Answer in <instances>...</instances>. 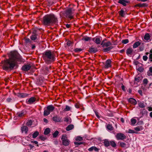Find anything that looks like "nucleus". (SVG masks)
<instances>
[{"instance_id": "1", "label": "nucleus", "mask_w": 152, "mask_h": 152, "mask_svg": "<svg viewBox=\"0 0 152 152\" xmlns=\"http://www.w3.org/2000/svg\"><path fill=\"white\" fill-rule=\"evenodd\" d=\"M23 62V59L17 51H11L9 54V58L2 61V69L6 71L10 72L17 66L18 62L20 64Z\"/></svg>"}, {"instance_id": "2", "label": "nucleus", "mask_w": 152, "mask_h": 152, "mask_svg": "<svg viewBox=\"0 0 152 152\" xmlns=\"http://www.w3.org/2000/svg\"><path fill=\"white\" fill-rule=\"evenodd\" d=\"M57 18L53 14L47 15L43 18L42 23L46 26H50L57 22Z\"/></svg>"}, {"instance_id": "3", "label": "nucleus", "mask_w": 152, "mask_h": 152, "mask_svg": "<svg viewBox=\"0 0 152 152\" xmlns=\"http://www.w3.org/2000/svg\"><path fill=\"white\" fill-rule=\"evenodd\" d=\"M42 57L45 62L49 64L54 61L55 60V56L50 50L45 51L42 54Z\"/></svg>"}, {"instance_id": "4", "label": "nucleus", "mask_w": 152, "mask_h": 152, "mask_svg": "<svg viewBox=\"0 0 152 152\" xmlns=\"http://www.w3.org/2000/svg\"><path fill=\"white\" fill-rule=\"evenodd\" d=\"M74 11L75 10L73 8H69L65 11V15L66 17L70 19H73Z\"/></svg>"}, {"instance_id": "5", "label": "nucleus", "mask_w": 152, "mask_h": 152, "mask_svg": "<svg viewBox=\"0 0 152 152\" xmlns=\"http://www.w3.org/2000/svg\"><path fill=\"white\" fill-rule=\"evenodd\" d=\"M55 109V107L52 105H50L45 108L44 115L47 116L51 112H53Z\"/></svg>"}, {"instance_id": "6", "label": "nucleus", "mask_w": 152, "mask_h": 152, "mask_svg": "<svg viewBox=\"0 0 152 152\" xmlns=\"http://www.w3.org/2000/svg\"><path fill=\"white\" fill-rule=\"evenodd\" d=\"M61 139L63 145L65 146H68L69 145L70 141L67 139L66 134H63Z\"/></svg>"}, {"instance_id": "7", "label": "nucleus", "mask_w": 152, "mask_h": 152, "mask_svg": "<svg viewBox=\"0 0 152 152\" xmlns=\"http://www.w3.org/2000/svg\"><path fill=\"white\" fill-rule=\"evenodd\" d=\"M115 137L118 140H123L126 138V136L122 133H118L115 135Z\"/></svg>"}, {"instance_id": "8", "label": "nucleus", "mask_w": 152, "mask_h": 152, "mask_svg": "<svg viewBox=\"0 0 152 152\" xmlns=\"http://www.w3.org/2000/svg\"><path fill=\"white\" fill-rule=\"evenodd\" d=\"M102 40V37L98 36H97L92 39V41L97 45L100 44Z\"/></svg>"}, {"instance_id": "9", "label": "nucleus", "mask_w": 152, "mask_h": 152, "mask_svg": "<svg viewBox=\"0 0 152 152\" xmlns=\"http://www.w3.org/2000/svg\"><path fill=\"white\" fill-rule=\"evenodd\" d=\"M62 117L56 115L53 117L52 120L55 122H62Z\"/></svg>"}, {"instance_id": "10", "label": "nucleus", "mask_w": 152, "mask_h": 152, "mask_svg": "<svg viewBox=\"0 0 152 152\" xmlns=\"http://www.w3.org/2000/svg\"><path fill=\"white\" fill-rule=\"evenodd\" d=\"M105 40H106V39H105L103 40L101 42V45H102V47H109V46H110L112 45V43L111 42L108 41L107 42H104V41Z\"/></svg>"}, {"instance_id": "11", "label": "nucleus", "mask_w": 152, "mask_h": 152, "mask_svg": "<svg viewBox=\"0 0 152 152\" xmlns=\"http://www.w3.org/2000/svg\"><path fill=\"white\" fill-rule=\"evenodd\" d=\"M111 63L112 61L110 59H108L106 60L104 66V68L107 69L111 67L112 66Z\"/></svg>"}, {"instance_id": "12", "label": "nucleus", "mask_w": 152, "mask_h": 152, "mask_svg": "<svg viewBox=\"0 0 152 152\" xmlns=\"http://www.w3.org/2000/svg\"><path fill=\"white\" fill-rule=\"evenodd\" d=\"M26 113V111L25 110H23L17 113L16 115L18 117H24Z\"/></svg>"}, {"instance_id": "13", "label": "nucleus", "mask_w": 152, "mask_h": 152, "mask_svg": "<svg viewBox=\"0 0 152 152\" xmlns=\"http://www.w3.org/2000/svg\"><path fill=\"white\" fill-rule=\"evenodd\" d=\"M31 67L30 64H26L23 66L22 68L23 70L26 71L29 70Z\"/></svg>"}, {"instance_id": "14", "label": "nucleus", "mask_w": 152, "mask_h": 152, "mask_svg": "<svg viewBox=\"0 0 152 152\" xmlns=\"http://www.w3.org/2000/svg\"><path fill=\"white\" fill-rule=\"evenodd\" d=\"M36 99L34 97H31L28 99H27L26 101V103L28 104H31L35 102Z\"/></svg>"}, {"instance_id": "15", "label": "nucleus", "mask_w": 152, "mask_h": 152, "mask_svg": "<svg viewBox=\"0 0 152 152\" xmlns=\"http://www.w3.org/2000/svg\"><path fill=\"white\" fill-rule=\"evenodd\" d=\"M118 2L124 6H126L127 5V3H129V1L126 0H119Z\"/></svg>"}, {"instance_id": "16", "label": "nucleus", "mask_w": 152, "mask_h": 152, "mask_svg": "<svg viewBox=\"0 0 152 152\" xmlns=\"http://www.w3.org/2000/svg\"><path fill=\"white\" fill-rule=\"evenodd\" d=\"M103 143L105 147H108L110 145V141L107 139H104L103 140Z\"/></svg>"}, {"instance_id": "17", "label": "nucleus", "mask_w": 152, "mask_h": 152, "mask_svg": "<svg viewBox=\"0 0 152 152\" xmlns=\"http://www.w3.org/2000/svg\"><path fill=\"white\" fill-rule=\"evenodd\" d=\"M97 49L96 48L91 47L89 49L88 51L90 53H94L97 51Z\"/></svg>"}, {"instance_id": "18", "label": "nucleus", "mask_w": 152, "mask_h": 152, "mask_svg": "<svg viewBox=\"0 0 152 152\" xmlns=\"http://www.w3.org/2000/svg\"><path fill=\"white\" fill-rule=\"evenodd\" d=\"M89 151L91 152L93 150L96 152H98L99 151V149L97 148L95 146H92L91 148H90L88 149Z\"/></svg>"}, {"instance_id": "19", "label": "nucleus", "mask_w": 152, "mask_h": 152, "mask_svg": "<svg viewBox=\"0 0 152 152\" xmlns=\"http://www.w3.org/2000/svg\"><path fill=\"white\" fill-rule=\"evenodd\" d=\"M128 101L129 102L134 105H135L137 104L136 101L135 99L133 98H129Z\"/></svg>"}, {"instance_id": "20", "label": "nucleus", "mask_w": 152, "mask_h": 152, "mask_svg": "<svg viewBox=\"0 0 152 152\" xmlns=\"http://www.w3.org/2000/svg\"><path fill=\"white\" fill-rule=\"evenodd\" d=\"M113 48V46H110L109 47H107L103 49V51L104 52H107L110 51Z\"/></svg>"}, {"instance_id": "21", "label": "nucleus", "mask_w": 152, "mask_h": 152, "mask_svg": "<svg viewBox=\"0 0 152 152\" xmlns=\"http://www.w3.org/2000/svg\"><path fill=\"white\" fill-rule=\"evenodd\" d=\"M37 34L35 33H33L30 37L31 39L33 41L35 40L37 38Z\"/></svg>"}, {"instance_id": "22", "label": "nucleus", "mask_w": 152, "mask_h": 152, "mask_svg": "<svg viewBox=\"0 0 152 152\" xmlns=\"http://www.w3.org/2000/svg\"><path fill=\"white\" fill-rule=\"evenodd\" d=\"M21 129L23 132H24L25 133H26L28 131V128L26 126H23L21 127Z\"/></svg>"}, {"instance_id": "23", "label": "nucleus", "mask_w": 152, "mask_h": 152, "mask_svg": "<svg viewBox=\"0 0 152 152\" xmlns=\"http://www.w3.org/2000/svg\"><path fill=\"white\" fill-rule=\"evenodd\" d=\"M119 145L121 147L125 148H127L129 147L128 145H126V143L124 142H120Z\"/></svg>"}, {"instance_id": "24", "label": "nucleus", "mask_w": 152, "mask_h": 152, "mask_svg": "<svg viewBox=\"0 0 152 152\" xmlns=\"http://www.w3.org/2000/svg\"><path fill=\"white\" fill-rule=\"evenodd\" d=\"M141 43V42L140 41L136 42L133 45V48H137L140 45Z\"/></svg>"}, {"instance_id": "25", "label": "nucleus", "mask_w": 152, "mask_h": 152, "mask_svg": "<svg viewBox=\"0 0 152 152\" xmlns=\"http://www.w3.org/2000/svg\"><path fill=\"white\" fill-rule=\"evenodd\" d=\"M74 126L73 124H70L66 128V130L67 131H69L71 130H72L73 129Z\"/></svg>"}, {"instance_id": "26", "label": "nucleus", "mask_w": 152, "mask_h": 152, "mask_svg": "<svg viewBox=\"0 0 152 152\" xmlns=\"http://www.w3.org/2000/svg\"><path fill=\"white\" fill-rule=\"evenodd\" d=\"M64 121L68 123H70L71 122V119L69 117H65L64 118Z\"/></svg>"}, {"instance_id": "27", "label": "nucleus", "mask_w": 152, "mask_h": 152, "mask_svg": "<svg viewBox=\"0 0 152 152\" xmlns=\"http://www.w3.org/2000/svg\"><path fill=\"white\" fill-rule=\"evenodd\" d=\"M142 78V77L141 75L137 76V77L135 78V81L138 82L141 80Z\"/></svg>"}, {"instance_id": "28", "label": "nucleus", "mask_w": 152, "mask_h": 152, "mask_svg": "<svg viewBox=\"0 0 152 152\" xmlns=\"http://www.w3.org/2000/svg\"><path fill=\"white\" fill-rule=\"evenodd\" d=\"M143 129V127L142 126H139L134 128V129L137 131H139L142 130Z\"/></svg>"}, {"instance_id": "29", "label": "nucleus", "mask_w": 152, "mask_h": 152, "mask_svg": "<svg viewBox=\"0 0 152 152\" xmlns=\"http://www.w3.org/2000/svg\"><path fill=\"white\" fill-rule=\"evenodd\" d=\"M110 145L113 148L115 147L117 145L116 143L113 140H111L110 141Z\"/></svg>"}, {"instance_id": "30", "label": "nucleus", "mask_w": 152, "mask_h": 152, "mask_svg": "<svg viewBox=\"0 0 152 152\" xmlns=\"http://www.w3.org/2000/svg\"><path fill=\"white\" fill-rule=\"evenodd\" d=\"M150 38V36L148 33L145 34L144 37V39L147 41Z\"/></svg>"}, {"instance_id": "31", "label": "nucleus", "mask_w": 152, "mask_h": 152, "mask_svg": "<svg viewBox=\"0 0 152 152\" xmlns=\"http://www.w3.org/2000/svg\"><path fill=\"white\" fill-rule=\"evenodd\" d=\"M133 51V49L131 48H129L126 50V53L127 55H131Z\"/></svg>"}, {"instance_id": "32", "label": "nucleus", "mask_w": 152, "mask_h": 152, "mask_svg": "<svg viewBox=\"0 0 152 152\" xmlns=\"http://www.w3.org/2000/svg\"><path fill=\"white\" fill-rule=\"evenodd\" d=\"M137 5L140 7H143L147 6V4L145 3H139L137 4Z\"/></svg>"}, {"instance_id": "33", "label": "nucleus", "mask_w": 152, "mask_h": 152, "mask_svg": "<svg viewBox=\"0 0 152 152\" xmlns=\"http://www.w3.org/2000/svg\"><path fill=\"white\" fill-rule=\"evenodd\" d=\"M50 131V130L49 128H46L44 132V134L47 135L49 133Z\"/></svg>"}, {"instance_id": "34", "label": "nucleus", "mask_w": 152, "mask_h": 152, "mask_svg": "<svg viewBox=\"0 0 152 152\" xmlns=\"http://www.w3.org/2000/svg\"><path fill=\"white\" fill-rule=\"evenodd\" d=\"M39 133L38 131L35 132L32 135V137L34 138H36L39 135Z\"/></svg>"}, {"instance_id": "35", "label": "nucleus", "mask_w": 152, "mask_h": 152, "mask_svg": "<svg viewBox=\"0 0 152 152\" xmlns=\"http://www.w3.org/2000/svg\"><path fill=\"white\" fill-rule=\"evenodd\" d=\"M138 105L141 108H143L145 107V105L144 103L142 102H139L138 103Z\"/></svg>"}, {"instance_id": "36", "label": "nucleus", "mask_w": 152, "mask_h": 152, "mask_svg": "<svg viewBox=\"0 0 152 152\" xmlns=\"http://www.w3.org/2000/svg\"><path fill=\"white\" fill-rule=\"evenodd\" d=\"M107 128L108 130L110 131H112L113 129V128L112 127V125L110 124H107Z\"/></svg>"}, {"instance_id": "37", "label": "nucleus", "mask_w": 152, "mask_h": 152, "mask_svg": "<svg viewBox=\"0 0 152 152\" xmlns=\"http://www.w3.org/2000/svg\"><path fill=\"white\" fill-rule=\"evenodd\" d=\"M83 50V49L80 48H76L74 49V51L75 53H79L82 51Z\"/></svg>"}, {"instance_id": "38", "label": "nucleus", "mask_w": 152, "mask_h": 152, "mask_svg": "<svg viewBox=\"0 0 152 152\" xmlns=\"http://www.w3.org/2000/svg\"><path fill=\"white\" fill-rule=\"evenodd\" d=\"M71 109V107L68 105L66 106V107L64 109V111H67L70 110Z\"/></svg>"}, {"instance_id": "39", "label": "nucleus", "mask_w": 152, "mask_h": 152, "mask_svg": "<svg viewBox=\"0 0 152 152\" xmlns=\"http://www.w3.org/2000/svg\"><path fill=\"white\" fill-rule=\"evenodd\" d=\"M59 134V132L58 131H56L53 134V137H57Z\"/></svg>"}, {"instance_id": "40", "label": "nucleus", "mask_w": 152, "mask_h": 152, "mask_svg": "<svg viewBox=\"0 0 152 152\" xmlns=\"http://www.w3.org/2000/svg\"><path fill=\"white\" fill-rule=\"evenodd\" d=\"M32 124V121L31 120H28V122L26 123V125L28 126H31Z\"/></svg>"}, {"instance_id": "41", "label": "nucleus", "mask_w": 152, "mask_h": 152, "mask_svg": "<svg viewBox=\"0 0 152 152\" xmlns=\"http://www.w3.org/2000/svg\"><path fill=\"white\" fill-rule=\"evenodd\" d=\"M83 137L80 136H78L77 137L76 140L77 141H80L83 140Z\"/></svg>"}, {"instance_id": "42", "label": "nucleus", "mask_w": 152, "mask_h": 152, "mask_svg": "<svg viewBox=\"0 0 152 152\" xmlns=\"http://www.w3.org/2000/svg\"><path fill=\"white\" fill-rule=\"evenodd\" d=\"M147 113V111L145 109L142 110L140 112V114L142 115H143Z\"/></svg>"}, {"instance_id": "43", "label": "nucleus", "mask_w": 152, "mask_h": 152, "mask_svg": "<svg viewBox=\"0 0 152 152\" xmlns=\"http://www.w3.org/2000/svg\"><path fill=\"white\" fill-rule=\"evenodd\" d=\"M136 122V120L135 119L132 118L131 119V124L134 125L135 124Z\"/></svg>"}, {"instance_id": "44", "label": "nucleus", "mask_w": 152, "mask_h": 152, "mask_svg": "<svg viewBox=\"0 0 152 152\" xmlns=\"http://www.w3.org/2000/svg\"><path fill=\"white\" fill-rule=\"evenodd\" d=\"M119 14L121 17H123L124 16V11L123 10H121L119 12Z\"/></svg>"}, {"instance_id": "45", "label": "nucleus", "mask_w": 152, "mask_h": 152, "mask_svg": "<svg viewBox=\"0 0 152 152\" xmlns=\"http://www.w3.org/2000/svg\"><path fill=\"white\" fill-rule=\"evenodd\" d=\"M129 41L128 39H125L122 41V43L123 44H126L129 42Z\"/></svg>"}, {"instance_id": "46", "label": "nucleus", "mask_w": 152, "mask_h": 152, "mask_svg": "<svg viewBox=\"0 0 152 152\" xmlns=\"http://www.w3.org/2000/svg\"><path fill=\"white\" fill-rule=\"evenodd\" d=\"M91 38L88 37H86L83 39L86 41H88L90 40Z\"/></svg>"}, {"instance_id": "47", "label": "nucleus", "mask_w": 152, "mask_h": 152, "mask_svg": "<svg viewBox=\"0 0 152 152\" xmlns=\"http://www.w3.org/2000/svg\"><path fill=\"white\" fill-rule=\"evenodd\" d=\"M128 132L129 133H137L134 130H132L131 129H129V130Z\"/></svg>"}, {"instance_id": "48", "label": "nucleus", "mask_w": 152, "mask_h": 152, "mask_svg": "<svg viewBox=\"0 0 152 152\" xmlns=\"http://www.w3.org/2000/svg\"><path fill=\"white\" fill-rule=\"evenodd\" d=\"M148 80L147 79L145 78L143 79V83L144 84H145V85L147 84L148 83Z\"/></svg>"}, {"instance_id": "49", "label": "nucleus", "mask_w": 152, "mask_h": 152, "mask_svg": "<svg viewBox=\"0 0 152 152\" xmlns=\"http://www.w3.org/2000/svg\"><path fill=\"white\" fill-rule=\"evenodd\" d=\"M137 70L140 72H141L143 71L144 70V69L143 67H139L137 69Z\"/></svg>"}, {"instance_id": "50", "label": "nucleus", "mask_w": 152, "mask_h": 152, "mask_svg": "<svg viewBox=\"0 0 152 152\" xmlns=\"http://www.w3.org/2000/svg\"><path fill=\"white\" fill-rule=\"evenodd\" d=\"M28 96V94H24L23 93L22 94V95L21 96L22 98H24L25 97H27Z\"/></svg>"}, {"instance_id": "51", "label": "nucleus", "mask_w": 152, "mask_h": 152, "mask_svg": "<svg viewBox=\"0 0 152 152\" xmlns=\"http://www.w3.org/2000/svg\"><path fill=\"white\" fill-rule=\"evenodd\" d=\"M148 57L146 56H143L142 58L144 61H146L148 59Z\"/></svg>"}, {"instance_id": "52", "label": "nucleus", "mask_w": 152, "mask_h": 152, "mask_svg": "<svg viewBox=\"0 0 152 152\" xmlns=\"http://www.w3.org/2000/svg\"><path fill=\"white\" fill-rule=\"evenodd\" d=\"M12 99L10 98H8L6 99V101L8 102H11Z\"/></svg>"}, {"instance_id": "53", "label": "nucleus", "mask_w": 152, "mask_h": 152, "mask_svg": "<svg viewBox=\"0 0 152 152\" xmlns=\"http://www.w3.org/2000/svg\"><path fill=\"white\" fill-rule=\"evenodd\" d=\"M71 44L72 42L71 41H68L66 43L67 45H68L69 46H70L71 45Z\"/></svg>"}, {"instance_id": "54", "label": "nucleus", "mask_w": 152, "mask_h": 152, "mask_svg": "<svg viewBox=\"0 0 152 152\" xmlns=\"http://www.w3.org/2000/svg\"><path fill=\"white\" fill-rule=\"evenodd\" d=\"M75 107L77 108H78L80 107V105L79 104L77 103L75 104Z\"/></svg>"}, {"instance_id": "55", "label": "nucleus", "mask_w": 152, "mask_h": 152, "mask_svg": "<svg viewBox=\"0 0 152 152\" xmlns=\"http://www.w3.org/2000/svg\"><path fill=\"white\" fill-rule=\"evenodd\" d=\"M74 144L75 145H80L82 144V142H75Z\"/></svg>"}, {"instance_id": "56", "label": "nucleus", "mask_w": 152, "mask_h": 152, "mask_svg": "<svg viewBox=\"0 0 152 152\" xmlns=\"http://www.w3.org/2000/svg\"><path fill=\"white\" fill-rule=\"evenodd\" d=\"M144 50V48L143 47H142V46H140L139 47V50H140V51H142V50Z\"/></svg>"}, {"instance_id": "57", "label": "nucleus", "mask_w": 152, "mask_h": 152, "mask_svg": "<svg viewBox=\"0 0 152 152\" xmlns=\"http://www.w3.org/2000/svg\"><path fill=\"white\" fill-rule=\"evenodd\" d=\"M121 88L123 91H126V90L125 89V87L124 85H122Z\"/></svg>"}, {"instance_id": "58", "label": "nucleus", "mask_w": 152, "mask_h": 152, "mask_svg": "<svg viewBox=\"0 0 152 152\" xmlns=\"http://www.w3.org/2000/svg\"><path fill=\"white\" fill-rule=\"evenodd\" d=\"M30 41V39L28 38H26V43H28Z\"/></svg>"}, {"instance_id": "59", "label": "nucleus", "mask_w": 152, "mask_h": 152, "mask_svg": "<svg viewBox=\"0 0 152 152\" xmlns=\"http://www.w3.org/2000/svg\"><path fill=\"white\" fill-rule=\"evenodd\" d=\"M43 121H44L46 123H47L48 122V120L45 118H44Z\"/></svg>"}, {"instance_id": "60", "label": "nucleus", "mask_w": 152, "mask_h": 152, "mask_svg": "<svg viewBox=\"0 0 152 152\" xmlns=\"http://www.w3.org/2000/svg\"><path fill=\"white\" fill-rule=\"evenodd\" d=\"M31 142L32 143H33L35 144H37L38 143V142L36 141H31Z\"/></svg>"}, {"instance_id": "61", "label": "nucleus", "mask_w": 152, "mask_h": 152, "mask_svg": "<svg viewBox=\"0 0 152 152\" xmlns=\"http://www.w3.org/2000/svg\"><path fill=\"white\" fill-rule=\"evenodd\" d=\"M95 115H96V116L98 118H99V115H98V113L97 112H95Z\"/></svg>"}, {"instance_id": "62", "label": "nucleus", "mask_w": 152, "mask_h": 152, "mask_svg": "<svg viewBox=\"0 0 152 152\" xmlns=\"http://www.w3.org/2000/svg\"><path fill=\"white\" fill-rule=\"evenodd\" d=\"M148 110L149 111H152V107H148Z\"/></svg>"}, {"instance_id": "63", "label": "nucleus", "mask_w": 152, "mask_h": 152, "mask_svg": "<svg viewBox=\"0 0 152 152\" xmlns=\"http://www.w3.org/2000/svg\"><path fill=\"white\" fill-rule=\"evenodd\" d=\"M149 71L151 73H152V67H150L149 69Z\"/></svg>"}, {"instance_id": "64", "label": "nucleus", "mask_w": 152, "mask_h": 152, "mask_svg": "<svg viewBox=\"0 0 152 152\" xmlns=\"http://www.w3.org/2000/svg\"><path fill=\"white\" fill-rule=\"evenodd\" d=\"M149 59H152V53H151L150 54L149 56Z\"/></svg>"}]
</instances>
